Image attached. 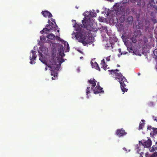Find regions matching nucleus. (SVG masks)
I'll list each match as a JSON object with an SVG mask.
<instances>
[{
    "label": "nucleus",
    "mask_w": 157,
    "mask_h": 157,
    "mask_svg": "<svg viewBox=\"0 0 157 157\" xmlns=\"http://www.w3.org/2000/svg\"><path fill=\"white\" fill-rule=\"evenodd\" d=\"M78 27L75 28L76 30L77 31L76 33H72V35H75L77 40L80 42L82 43L84 46L90 43V37L89 34L81 30V28L78 25Z\"/></svg>",
    "instance_id": "1"
},
{
    "label": "nucleus",
    "mask_w": 157,
    "mask_h": 157,
    "mask_svg": "<svg viewBox=\"0 0 157 157\" xmlns=\"http://www.w3.org/2000/svg\"><path fill=\"white\" fill-rule=\"evenodd\" d=\"M49 67L51 69V75L54 76V77H52V80H55L56 77H57V71L59 70L60 66L59 61L58 58L56 60L54 59L53 58L51 59Z\"/></svg>",
    "instance_id": "2"
},
{
    "label": "nucleus",
    "mask_w": 157,
    "mask_h": 157,
    "mask_svg": "<svg viewBox=\"0 0 157 157\" xmlns=\"http://www.w3.org/2000/svg\"><path fill=\"white\" fill-rule=\"evenodd\" d=\"M96 82L97 81L94 78H91L90 80H88V83L89 84V85L87 86L86 90L87 95L90 92V91L95 86Z\"/></svg>",
    "instance_id": "3"
},
{
    "label": "nucleus",
    "mask_w": 157,
    "mask_h": 157,
    "mask_svg": "<svg viewBox=\"0 0 157 157\" xmlns=\"http://www.w3.org/2000/svg\"><path fill=\"white\" fill-rule=\"evenodd\" d=\"M109 71L113 76L116 77L119 80H121L123 77H124L121 73L117 72L119 71L118 69L109 70Z\"/></svg>",
    "instance_id": "4"
},
{
    "label": "nucleus",
    "mask_w": 157,
    "mask_h": 157,
    "mask_svg": "<svg viewBox=\"0 0 157 157\" xmlns=\"http://www.w3.org/2000/svg\"><path fill=\"white\" fill-rule=\"evenodd\" d=\"M121 84V88L122 91L124 93L127 92L128 89H127L126 83L127 82V80L125 77H123L121 80H119Z\"/></svg>",
    "instance_id": "5"
},
{
    "label": "nucleus",
    "mask_w": 157,
    "mask_h": 157,
    "mask_svg": "<svg viewBox=\"0 0 157 157\" xmlns=\"http://www.w3.org/2000/svg\"><path fill=\"white\" fill-rule=\"evenodd\" d=\"M139 142V144L144 146V147L149 148L152 144L151 140L150 139H148L147 140H143Z\"/></svg>",
    "instance_id": "6"
},
{
    "label": "nucleus",
    "mask_w": 157,
    "mask_h": 157,
    "mask_svg": "<svg viewBox=\"0 0 157 157\" xmlns=\"http://www.w3.org/2000/svg\"><path fill=\"white\" fill-rule=\"evenodd\" d=\"M119 13L121 16L120 17V19L121 20H122L123 21L125 19V9L124 7L121 6L120 7Z\"/></svg>",
    "instance_id": "7"
},
{
    "label": "nucleus",
    "mask_w": 157,
    "mask_h": 157,
    "mask_svg": "<svg viewBox=\"0 0 157 157\" xmlns=\"http://www.w3.org/2000/svg\"><path fill=\"white\" fill-rule=\"evenodd\" d=\"M95 94H98L101 92H103L104 91L102 90V88H101L99 85H97L96 87L92 89Z\"/></svg>",
    "instance_id": "8"
},
{
    "label": "nucleus",
    "mask_w": 157,
    "mask_h": 157,
    "mask_svg": "<svg viewBox=\"0 0 157 157\" xmlns=\"http://www.w3.org/2000/svg\"><path fill=\"white\" fill-rule=\"evenodd\" d=\"M116 135L119 137L125 135L127 133L125 132L124 130L122 128L117 129L116 133Z\"/></svg>",
    "instance_id": "9"
},
{
    "label": "nucleus",
    "mask_w": 157,
    "mask_h": 157,
    "mask_svg": "<svg viewBox=\"0 0 157 157\" xmlns=\"http://www.w3.org/2000/svg\"><path fill=\"white\" fill-rule=\"evenodd\" d=\"M46 27H48V28L51 30H53L56 31L57 29V28L58 26L56 25V23H55V24L51 22V24L49 25H46Z\"/></svg>",
    "instance_id": "10"
},
{
    "label": "nucleus",
    "mask_w": 157,
    "mask_h": 157,
    "mask_svg": "<svg viewBox=\"0 0 157 157\" xmlns=\"http://www.w3.org/2000/svg\"><path fill=\"white\" fill-rule=\"evenodd\" d=\"M41 13L45 17H48L49 18H50L52 17V15L51 13L47 11H42Z\"/></svg>",
    "instance_id": "11"
},
{
    "label": "nucleus",
    "mask_w": 157,
    "mask_h": 157,
    "mask_svg": "<svg viewBox=\"0 0 157 157\" xmlns=\"http://www.w3.org/2000/svg\"><path fill=\"white\" fill-rule=\"evenodd\" d=\"M90 63L93 68L94 67L96 69L98 70L99 71H100V68L99 67L98 64L96 62H95L94 63L92 61H91Z\"/></svg>",
    "instance_id": "12"
},
{
    "label": "nucleus",
    "mask_w": 157,
    "mask_h": 157,
    "mask_svg": "<svg viewBox=\"0 0 157 157\" xmlns=\"http://www.w3.org/2000/svg\"><path fill=\"white\" fill-rule=\"evenodd\" d=\"M101 67L102 68L105 70L107 68L108 65H107L105 62V61L104 59H103L101 61Z\"/></svg>",
    "instance_id": "13"
},
{
    "label": "nucleus",
    "mask_w": 157,
    "mask_h": 157,
    "mask_svg": "<svg viewBox=\"0 0 157 157\" xmlns=\"http://www.w3.org/2000/svg\"><path fill=\"white\" fill-rule=\"evenodd\" d=\"M82 22L83 25H82V27H84V28H86L89 25L88 21L86 19H84L82 20Z\"/></svg>",
    "instance_id": "14"
},
{
    "label": "nucleus",
    "mask_w": 157,
    "mask_h": 157,
    "mask_svg": "<svg viewBox=\"0 0 157 157\" xmlns=\"http://www.w3.org/2000/svg\"><path fill=\"white\" fill-rule=\"evenodd\" d=\"M47 37L48 38L53 40H56V36L55 35L52 33H51L48 35Z\"/></svg>",
    "instance_id": "15"
},
{
    "label": "nucleus",
    "mask_w": 157,
    "mask_h": 157,
    "mask_svg": "<svg viewBox=\"0 0 157 157\" xmlns=\"http://www.w3.org/2000/svg\"><path fill=\"white\" fill-rule=\"evenodd\" d=\"M141 121L142 122H140L139 124V130H140L143 129V127L144 126V125L145 124V121L144 120H142Z\"/></svg>",
    "instance_id": "16"
},
{
    "label": "nucleus",
    "mask_w": 157,
    "mask_h": 157,
    "mask_svg": "<svg viewBox=\"0 0 157 157\" xmlns=\"http://www.w3.org/2000/svg\"><path fill=\"white\" fill-rule=\"evenodd\" d=\"M31 52L33 53V56L32 58L31 57H30V60H31L32 59L35 60L37 57V55H36V51H33V50H32L31 51Z\"/></svg>",
    "instance_id": "17"
},
{
    "label": "nucleus",
    "mask_w": 157,
    "mask_h": 157,
    "mask_svg": "<svg viewBox=\"0 0 157 157\" xmlns=\"http://www.w3.org/2000/svg\"><path fill=\"white\" fill-rule=\"evenodd\" d=\"M157 142H155V145H154L151 147H150L149 148V151L150 152H153L157 150V146L156 145Z\"/></svg>",
    "instance_id": "18"
},
{
    "label": "nucleus",
    "mask_w": 157,
    "mask_h": 157,
    "mask_svg": "<svg viewBox=\"0 0 157 157\" xmlns=\"http://www.w3.org/2000/svg\"><path fill=\"white\" fill-rule=\"evenodd\" d=\"M50 29H49V28H44L42 31H40V33H45L46 34L48 33L50 31Z\"/></svg>",
    "instance_id": "19"
},
{
    "label": "nucleus",
    "mask_w": 157,
    "mask_h": 157,
    "mask_svg": "<svg viewBox=\"0 0 157 157\" xmlns=\"http://www.w3.org/2000/svg\"><path fill=\"white\" fill-rule=\"evenodd\" d=\"M131 40L132 41V42L134 43H135L137 42V40L136 39V36L134 35H133L131 38Z\"/></svg>",
    "instance_id": "20"
},
{
    "label": "nucleus",
    "mask_w": 157,
    "mask_h": 157,
    "mask_svg": "<svg viewBox=\"0 0 157 157\" xmlns=\"http://www.w3.org/2000/svg\"><path fill=\"white\" fill-rule=\"evenodd\" d=\"M151 20L154 24H155L157 22L156 19L154 17H152L151 18Z\"/></svg>",
    "instance_id": "21"
},
{
    "label": "nucleus",
    "mask_w": 157,
    "mask_h": 157,
    "mask_svg": "<svg viewBox=\"0 0 157 157\" xmlns=\"http://www.w3.org/2000/svg\"><path fill=\"white\" fill-rule=\"evenodd\" d=\"M133 17L132 16H129L128 17L127 19V21L129 22L132 21Z\"/></svg>",
    "instance_id": "22"
},
{
    "label": "nucleus",
    "mask_w": 157,
    "mask_h": 157,
    "mask_svg": "<svg viewBox=\"0 0 157 157\" xmlns=\"http://www.w3.org/2000/svg\"><path fill=\"white\" fill-rule=\"evenodd\" d=\"M148 105L150 107H153L154 106V104L153 102H150L148 103Z\"/></svg>",
    "instance_id": "23"
},
{
    "label": "nucleus",
    "mask_w": 157,
    "mask_h": 157,
    "mask_svg": "<svg viewBox=\"0 0 157 157\" xmlns=\"http://www.w3.org/2000/svg\"><path fill=\"white\" fill-rule=\"evenodd\" d=\"M151 157H157V152H155L151 156Z\"/></svg>",
    "instance_id": "24"
},
{
    "label": "nucleus",
    "mask_w": 157,
    "mask_h": 157,
    "mask_svg": "<svg viewBox=\"0 0 157 157\" xmlns=\"http://www.w3.org/2000/svg\"><path fill=\"white\" fill-rule=\"evenodd\" d=\"M154 54V55L157 57V49H155L153 52Z\"/></svg>",
    "instance_id": "25"
},
{
    "label": "nucleus",
    "mask_w": 157,
    "mask_h": 157,
    "mask_svg": "<svg viewBox=\"0 0 157 157\" xmlns=\"http://www.w3.org/2000/svg\"><path fill=\"white\" fill-rule=\"evenodd\" d=\"M155 128H153L151 126H148L147 127V129L149 130L153 131V129H154Z\"/></svg>",
    "instance_id": "26"
},
{
    "label": "nucleus",
    "mask_w": 157,
    "mask_h": 157,
    "mask_svg": "<svg viewBox=\"0 0 157 157\" xmlns=\"http://www.w3.org/2000/svg\"><path fill=\"white\" fill-rule=\"evenodd\" d=\"M64 45H67V49H68V50H69V44L67 42H65L64 44Z\"/></svg>",
    "instance_id": "27"
},
{
    "label": "nucleus",
    "mask_w": 157,
    "mask_h": 157,
    "mask_svg": "<svg viewBox=\"0 0 157 157\" xmlns=\"http://www.w3.org/2000/svg\"><path fill=\"white\" fill-rule=\"evenodd\" d=\"M56 39L57 40H60L61 41V39H60V37L58 36H56Z\"/></svg>",
    "instance_id": "28"
},
{
    "label": "nucleus",
    "mask_w": 157,
    "mask_h": 157,
    "mask_svg": "<svg viewBox=\"0 0 157 157\" xmlns=\"http://www.w3.org/2000/svg\"><path fill=\"white\" fill-rule=\"evenodd\" d=\"M40 40H41L43 41H44L46 40V38L44 37H43L41 36L40 37Z\"/></svg>",
    "instance_id": "29"
},
{
    "label": "nucleus",
    "mask_w": 157,
    "mask_h": 157,
    "mask_svg": "<svg viewBox=\"0 0 157 157\" xmlns=\"http://www.w3.org/2000/svg\"><path fill=\"white\" fill-rule=\"evenodd\" d=\"M127 49L129 52H130L131 51H132V47L130 48H127Z\"/></svg>",
    "instance_id": "30"
},
{
    "label": "nucleus",
    "mask_w": 157,
    "mask_h": 157,
    "mask_svg": "<svg viewBox=\"0 0 157 157\" xmlns=\"http://www.w3.org/2000/svg\"><path fill=\"white\" fill-rule=\"evenodd\" d=\"M110 56L107 57L106 58V60L107 61H109L110 60Z\"/></svg>",
    "instance_id": "31"
},
{
    "label": "nucleus",
    "mask_w": 157,
    "mask_h": 157,
    "mask_svg": "<svg viewBox=\"0 0 157 157\" xmlns=\"http://www.w3.org/2000/svg\"><path fill=\"white\" fill-rule=\"evenodd\" d=\"M153 119L155 121H157V117H155L153 116Z\"/></svg>",
    "instance_id": "32"
},
{
    "label": "nucleus",
    "mask_w": 157,
    "mask_h": 157,
    "mask_svg": "<svg viewBox=\"0 0 157 157\" xmlns=\"http://www.w3.org/2000/svg\"><path fill=\"white\" fill-rule=\"evenodd\" d=\"M141 0H135V1L136 2H137V3H138V4H139V3L140 4V2Z\"/></svg>",
    "instance_id": "33"
},
{
    "label": "nucleus",
    "mask_w": 157,
    "mask_h": 157,
    "mask_svg": "<svg viewBox=\"0 0 157 157\" xmlns=\"http://www.w3.org/2000/svg\"><path fill=\"white\" fill-rule=\"evenodd\" d=\"M144 153L143 152H141L140 155V157H143V155H144Z\"/></svg>",
    "instance_id": "34"
},
{
    "label": "nucleus",
    "mask_w": 157,
    "mask_h": 157,
    "mask_svg": "<svg viewBox=\"0 0 157 157\" xmlns=\"http://www.w3.org/2000/svg\"><path fill=\"white\" fill-rule=\"evenodd\" d=\"M31 60V61L30 62L31 64H32L33 63H35L34 62L33 60Z\"/></svg>",
    "instance_id": "35"
},
{
    "label": "nucleus",
    "mask_w": 157,
    "mask_h": 157,
    "mask_svg": "<svg viewBox=\"0 0 157 157\" xmlns=\"http://www.w3.org/2000/svg\"><path fill=\"white\" fill-rule=\"evenodd\" d=\"M51 21L53 22H54V24H55V23H56L55 21V20L54 19H53V18H52L51 19Z\"/></svg>",
    "instance_id": "36"
},
{
    "label": "nucleus",
    "mask_w": 157,
    "mask_h": 157,
    "mask_svg": "<svg viewBox=\"0 0 157 157\" xmlns=\"http://www.w3.org/2000/svg\"><path fill=\"white\" fill-rule=\"evenodd\" d=\"M118 50H119V52L121 53V55H122V53H121V49H118Z\"/></svg>",
    "instance_id": "37"
},
{
    "label": "nucleus",
    "mask_w": 157,
    "mask_h": 157,
    "mask_svg": "<svg viewBox=\"0 0 157 157\" xmlns=\"http://www.w3.org/2000/svg\"><path fill=\"white\" fill-rule=\"evenodd\" d=\"M148 155V154L147 152V153H146L145 154V156H146V157H147Z\"/></svg>",
    "instance_id": "38"
},
{
    "label": "nucleus",
    "mask_w": 157,
    "mask_h": 157,
    "mask_svg": "<svg viewBox=\"0 0 157 157\" xmlns=\"http://www.w3.org/2000/svg\"><path fill=\"white\" fill-rule=\"evenodd\" d=\"M120 65H118V64H117V67H120Z\"/></svg>",
    "instance_id": "39"
},
{
    "label": "nucleus",
    "mask_w": 157,
    "mask_h": 157,
    "mask_svg": "<svg viewBox=\"0 0 157 157\" xmlns=\"http://www.w3.org/2000/svg\"><path fill=\"white\" fill-rule=\"evenodd\" d=\"M75 8L77 9H78V7L77 6H75Z\"/></svg>",
    "instance_id": "40"
},
{
    "label": "nucleus",
    "mask_w": 157,
    "mask_h": 157,
    "mask_svg": "<svg viewBox=\"0 0 157 157\" xmlns=\"http://www.w3.org/2000/svg\"><path fill=\"white\" fill-rule=\"evenodd\" d=\"M98 85H99V82H98L97 84V85H98Z\"/></svg>",
    "instance_id": "41"
},
{
    "label": "nucleus",
    "mask_w": 157,
    "mask_h": 157,
    "mask_svg": "<svg viewBox=\"0 0 157 157\" xmlns=\"http://www.w3.org/2000/svg\"><path fill=\"white\" fill-rule=\"evenodd\" d=\"M50 22V20H49L48 21V22L49 23Z\"/></svg>",
    "instance_id": "42"
},
{
    "label": "nucleus",
    "mask_w": 157,
    "mask_h": 157,
    "mask_svg": "<svg viewBox=\"0 0 157 157\" xmlns=\"http://www.w3.org/2000/svg\"><path fill=\"white\" fill-rule=\"evenodd\" d=\"M58 32H59V30H57V31Z\"/></svg>",
    "instance_id": "43"
},
{
    "label": "nucleus",
    "mask_w": 157,
    "mask_h": 157,
    "mask_svg": "<svg viewBox=\"0 0 157 157\" xmlns=\"http://www.w3.org/2000/svg\"><path fill=\"white\" fill-rule=\"evenodd\" d=\"M117 39H116V40H115V41L117 42Z\"/></svg>",
    "instance_id": "44"
},
{
    "label": "nucleus",
    "mask_w": 157,
    "mask_h": 157,
    "mask_svg": "<svg viewBox=\"0 0 157 157\" xmlns=\"http://www.w3.org/2000/svg\"><path fill=\"white\" fill-rule=\"evenodd\" d=\"M140 75V73H138V75Z\"/></svg>",
    "instance_id": "45"
},
{
    "label": "nucleus",
    "mask_w": 157,
    "mask_h": 157,
    "mask_svg": "<svg viewBox=\"0 0 157 157\" xmlns=\"http://www.w3.org/2000/svg\"><path fill=\"white\" fill-rule=\"evenodd\" d=\"M45 69H46V70H47V67H46V68H45Z\"/></svg>",
    "instance_id": "46"
},
{
    "label": "nucleus",
    "mask_w": 157,
    "mask_h": 157,
    "mask_svg": "<svg viewBox=\"0 0 157 157\" xmlns=\"http://www.w3.org/2000/svg\"><path fill=\"white\" fill-rule=\"evenodd\" d=\"M63 55H64V53H63Z\"/></svg>",
    "instance_id": "47"
},
{
    "label": "nucleus",
    "mask_w": 157,
    "mask_h": 157,
    "mask_svg": "<svg viewBox=\"0 0 157 157\" xmlns=\"http://www.w3.org/2000/svg\"><path fill=\"white\" fill-rule=\"evenodd\" d=\"M125 149V148H123V149Z\"/></svg>",
    "instance_id": "48"
}]
</instances>
